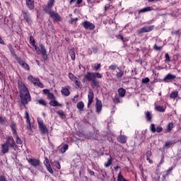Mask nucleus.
<instances>
[{"mask_svg":"<svg viewBox=\"0 0 181 181\" xmlns=\"http://www.w3.org/2000/svg\"><path fill=\"white\" fill-rule=\"evenodd\" d=\"M70 56L72 60H76V54H74V52H71Z\"/></svg>","mask_w":181,"mask_h":181,"instance_id":"603ef678","label":"nucleus"},{"mask_svg":"<svg viewBox=\"0 0 181 181\" xmlns=\"http://www.w3.org/2000/svg\"><path fill=\"white\" fill-rule=\"evenodd\" d=\"M15 140L13 137L8 136L4 144H1V152L3 153H8L9 152V148H15L16 146Z\"/></svg>","mask_w":181,"mask_h":181,"instance_id":"f03ea898","label":"nucleus"},{"mask_svg":"<svg viewBox=\"0 0 181 181\" xmlns=\"http://www.w3.org/2000/svg\"><path fill=\"white\" fill-rule=\"evenodd\" d=\"M146 160H149V158H151V156H152V152L147 151L146 153Z\"/></svg>","mask_w":181,"mask_h":181,"instance_id":"c03bdc74","label":"nucleus"},{"mask_svg":"<svg viewBox=\"0 0 181 181\" xmlns=\"http://www.w3.org/2000/svg\"><path fill=\"white\" fill-rule=\"evenodd\" d=\"M0 43L1 44V45H4V40H2V38L0 37Z\"/></svg>","mask_w":181,"mask_h":181,"instance_id":"680f3d73","label":"nucleus"},{"mask_svg":"<svg viewBox=\"0 0 181 181\" xmlns=\"http://www.w3.org/2000/svg\"><path fill=\"white\" fill-rule=\"evenodd\" d=\"M25 118L26 119L27 122V129L28 131H32V125L30 124V119L29 117V113L25 112Z\"/></svg>","mask_w":181,"mask_h":181,"instance_id":"f8f14e48","label":"nucleus"},{"mask_svg":"<svg viewBox=\"0 0 181 181\" xmlns=\"http://www.w3.org/2000/svg\"><path fill=\"white\" fill-rule=\"evenodd\" d=\"M114 102L116 103H119V98H118V96L115 97Z\"/></svg>","mask_w":181,"mask_h":181,"instance_id":"5fc2aeb1","label":"nucleus"},{"mask_svg":"<svg viewBox=\"0 0 181 181\" xmlns=\"http://www.w3.org/2000/svg\"><path fill=\"white\" fill-rule=\"evenodd\" d=\"M0 122L1 124H4V122H5V118H3L2 117L0 116Z\"/></svg>","mask_w":181,"mask_h":181,"instance_id":"bf43d9fd","label":"nucleus"},{"mask_svg":"<svg viewBox=\"0 0 181 181\" xmlns=\"http://www.w3.org/2000/svg\"><path fill=\"white\" fill-rule=\"evenodd\" d=\"M115 169L116 170H118V169H119V166H118V165L115 166Z\"/></svg>","mask_w":181,"mask_h":181,"instance_id":"69168bd1","label":"nucleus"},{"mask_svg":"<svg viewBox=\"0 0 181 181\" xmlns=\"http://www.w3.org/2000/svg\"><path fill=\"white\" fill-rule=\"evenodd\" d=\"M49 105L52 107H62L63 105L62 103H59L57 101L52 100L49 102Z\"/></svg>","mask_w":181,"mask_h":181,"instance_id":"4be33fe9","label":"nucleus"},{"mask_svg":"<svg viewBox=\"0 0 181 181\" xmlns=\"http://www.w3.org/2000/svg\"><path fill=\"white\" fill-rule=\"evenodd\" d=\"M100 67H101V64H94L93 66V69H94V70L95 71H98V69H100Z\"/></svg>","mask_w":181,"mask_h":181,"instance_id":"a19ab883","label":"nucleus"},{"mask_svg":"<svg viewBox=\"0 0 181 181\" xmlns=\"http://www.w3.org/2000/svg\"><path fill=\"white\" fill-rule=\"evenodd\" d=\"M91 86L93 88H98V87H100V82L97 80L96 78L91 81Z\"/></svg>","mask_w":181,"mask_h":181,"instance_id":"aec40b11","label":"nucleus"},{"mask_svg":"<svg viewBox=\"0 0 181 181\" xmlns=\"http://www.w3.org/2000/svg\"><path fill=\"white\" fill-rule=\"evenodd\" d=\"M163 130V129L162 128V127L158 126L156 129V132H162Z\"/></svg>","mask_w":181,"mask_h":181,"instance_id":"de8ad7c7","label":"nucleus"},{"mask_svg":"<svg viewBox=\"0 0 181 181\" xmlns=\"http://www.w3.org/2000/svg\"><path fill=\"white\" fill-rule=\"evenodd\" d=\"M146 119L148 122H152V113H151V112H146Z\"/></svg>","mask_w":181,"mask_h":181,"instance_id":"393cba45","label":"nucleus"},{"mask_svg":"<svg viewBox=\"0 0 181 181\" xmlns=\"http://www.w3.org/2000/svg\"><path fill=\"white\" fill-rule=\"evenodd\" d=\"M27 160L28 162V163H30V165H31V166H39V165L40 164V161L37 159H35V158H27Z\"/></svg>","mask_w":181,"mask_h":181,"instance_id":"1a4fd4ad","label":"nucleus"},{"mask_svg":"<svg viewBox=\"0 0 181 181\" xmlns=\"http://www.w3.org/2000/svg\"><path fill=\"white\" fill-rule=\"evenodd\" d=\"M83 2V0H77L76 4H81Z\"/></svg>","mask_w":181,"mask_h":181,"instance_id":"0e129e2a","label":"nucleus"},{"mask_svg":"<svg viewBox=\"0 0 181 181\" xmlns=\"http://www.w3.org/2000/svg\"><path fill=\"white\" fill-rule=\"evenodd\" d=\"M88 107H90V105L93 104V100L94 99V92H93L91 89H90L88 91Z\"/></svg>","mask_w":181,"mask_h":181,"instance_id":"9b49d317","label":"nucleus"},{"mask_svg":"<svg viewBox=\"0 0 181 181\" xmlns=\"http://www.w3.org/2000/svg\"><path fill=\"white\" fill-rule=\"evenodd\" d=\"M47 98L49 100H54V95L52 93H49L47 94Z\"/></svg>","mask_w":181,"mask_h":181,"instance_id":"a18cd8bd","label":"nucleus"},{"mask_svg":"<svg viewBox=\"0 0 181 181\" xmlns=\"http://www.w3.org/2000/svg\"><path fill=\"white\" fill-rule=\"evenodd\" d=\"M26 5L28 6L29 9H34L35 4L33 0H26Z\"/></svg>","mask_w":181,"mask_h":181,"instance_id":"6ab92c4d","label":"nucleus"},{"mask_svg":"<svg viewBox=\"0 0 181 181\" xmlns=\"http://www.w3.org/2000/svg\"><path fill=\"white\" fill-rule=\"evenodd\" d=\"M62 93L64 95H66V96L70 95V90L67 88H63L62 90Z\"/></svg>","mask_w":181,"mask_h":181,"instance_id":"cd10ccee","label":"nucleus"},{"mask_svg":"<svg viewBox=\"0 0 181 181\" xmlns=\"http://www.w3.org/2000/svg\"><path fill=\"white\" fill-rule=\"evenodd\" d=\"M23 18L24 21H26L28 23H30V16H29V13L26 11H23V14L21 15V18Z\"/></svg>","mask_w":181,"mask_h":181,"instance_id":"2eb2a0df","label":"nucleus"},{"mask_svg":"<svg viewBox=\"0 0 181 181\" xmlns=\"http://www.w3.org/2000/svg\"><path fill=\"white\" fill-rule=\"evenodd\" d=\"M74 83L76 86V87H78V88H81V87H83V84H81V82L78 81V78H76Z\"/></svg>","mask_w":181,"mask_h":181,"instance_id":"7c9ffc66","label":"nucleus"},{"mask_svg":"<svg viewBox=\"0 0 181 181\" xmlns=\"http://www.w3.org/2000/svg\"><path fill=\"white\" fill-rule=\"evenodd\" d=\"M33 46L35 49V52H36L37 54H42V56H45V54H46V49H45V46L41 45L40 46V48L37 47L36 46V45H33Z\"/></svg>","mask_w":181,"mask_h":181,"instance_id":"423d86ee","label":"nucleus"},{"mask_svg":"<svg viewBox=\"0 0 181 181\" xmlns=\"http://www.w3.org/2000/svg\"><path fill=\"white\" fill-rule=\"evenodd\" d=\"M159 2L160 0H148V2H153V1Z\"/></svg>","mask_w":181,"mask_h":181,"instance_id":"e2e57ef3","label":"nucleus"},{"mask_svg":"<svg viewBox=\"0 0 181 181\" xmlns=\"http://www.w3.org/2000/svg\"><path fill=\"white\" fill-rule=\"evenodd\" d=\"M76 107L78 108V110L79 111H83V108H84V103H83L82 101L78 102L76 104Z\"/></svg>","mask_w":181,"mask_h":181,"instance_id":"5701e85b","label":"nucleus"},{"mask_svg":"<svg viewBox=\"0 0 181 181\" xmlns=\"http://www.w3.org/2000/svg\"><path fill=\"white\" fill-rule=\"evenodd\" d=\"M125 93H127V90H125V89L121 88L118 90V93H119V97H124L125 95Z\"/></svg>","mask_w":181,"mask_h":181,"instance_id":"bb28decb","label":"nucleus"},{"mask_svg":"<svg viewBox=\"0 0 181 181\" xmlns=\"http://www.w3.org/2000/svg\"><path fill=\"white\" fill-rule=\"evenodd\" d=\"M69 78L70 80H71L73 82H74L76 81V78H78L77 77H76V76H74V74L69 73Z\"/></svg>","mask_w":181,"mask_h":181,"instance_id":"e433bc0d","label":"nucleus"},{"mask_svg":"<svg viewBox=\"0 0 181 181\" xmlns=\"http://www.w3.org/2000/svg\"><path fill=\"white\" fill-rule=\"evenodd\" d=\"M82 25L85 29H88L89 30H91L95 28V25L94 24L90 23V21H84L82 23Z\"/></svg>","mask_w":181,"mask_h":181,"instance_id":"6e6552de","label":"nucleus"},{"mask_svg":"<svg viewBox=\"0 0 181 181\" xmlns=\"http://www.w3.org/2000/svg\"><path fill=\"white\" fill-rule=\"evenodd\" d=\"M117 139L121 144L127 143V137L125 136L121 135L117 138Z\"/></svg>","mask_w":181,"mask_h":181,"instance_id":"b1692460","label":"nucleus"},{"mask_svg":"<svg viewBox=\"0 0 181 181\" xmlns=\"http://www.w3.org/2000/svg\"><path fill=\"white\" fill-rule=\"evenodd\" d=\"M30 43L32 44L33 46H35V40H34L33 37H30Z\"/></svg>","mask_w":181,"mask_h":181,"instance_id":"3c124183","label":"nucleus"},{"mask_svg":"<svg viewBox=\"0 0 181 181\" xmlns=\"http://www.w3.org/2000/svg\"><path fill=\"white\" fill-rule=\"evenodd\" d=\"M117 74H116V78L117 80H121L122 78V76H124V71L121 70L119 68H117Z\"/></svg>","mask_w":181,"mask_h":181,"instance_id":"f3484780","label":"nucleus"},{"mask_svg":"<svg viewBox=\"0 0 181 181\" xmlns=\"http://www.w3.org/2000/svg\"><path fill=\"white\" fill-rule=\"evenodd\" d=\"M173 129V123L170 122L168 124L166 132H170Z\"/></svg>","mask_w":181,"mask_h":181,"instance_id":"72a5a7b5","label":"nucleus"},{"mask_svg":"<svg viewBox=\"0 0 181 181\" xmlns=\"http://www.w3.org/2000/svg\"><path fill=\"white\" fill-rule=\"evenodd\" d=\"M175 143L173 141H166L164 144L165 148H170Z\"/></svg>","mask_w":181,"mask_h":181,"instance_id":"f704fd0d","label":"nucleus"},{"mask_svg":"<svg viewBox=\"0 0 181 181\" xmlns=\"http://www.w3.org/2000/svg\"><path fill=\"white\" fill-rule=\"evenodd\" d=\"M54 1L55 0H49V1H48L47 6L45 8L46 12H50V10L52 9V8H53V6L54 5Z\"/></svg>","mask_w":181,"mask_h":181,"instance_id":"ddd939ff","label":"nucleus"},{"mask_svg":"<svg viewBox=\"0 0 181 181\" xmlns=\"http://www.w3.org/2000/svg\"><path fill=\"white\" fill-rule=\"evenodd\" d=\"M142 83L146 84V83H149V78H144L142 79Z\"/></svg>","mask_w":181,"mask_h":181,"instance_id":"8fccbe9b","label":"nucleus"},{"mask_svg":"<svg viewBox=\"0 0 181 181\" xmlns=\"http://www.w3.org/2000/svg\"><path fill=\"white\" fill-rule=\"evenodd\" d=\"M37 122H38L39 127L44 125L43 124V119H42V118H40V117L37 118Z\"/></svg>","mask_w":181,"mask_h":181,"instance_id":"79ce46f5","label":"nucleus"},{"mask_svg":"<svg viewBox=\"0 0 181 181\" xmlns=\"http://www.w3.org/2000/svg\"><path fill=\"white\" fill-rule=\"evenodd\" d=\"M148 162H149V163H153V162H152V160H151V158H149V160H147Z\"/></svg>","mask_w":181,"mask_h":181,"instance_id":"774afa93","label":"nucleus"},{"mask_svg":"<svg viewBox=\"0 0 181 181\" xmlns=\"http://www.w3.org/2000/svg\"><path fill=\"white\" fill-rule=\"evenodd\" d=\"M18 88L20 90L21 103L25 105V104H28L30 101V94H29V90H28L25 83L21 81H18Z\"/></svg>","mask_w":181,"mask_h":181,"instance_id":"f257e3e1","label":"nucleus"},{"mask_svg":"<svg viewBox=\"0 0 181 181\" xmlns=\"http://www.w3.org/2000/svg\"><path fill=\"white\" fill-rule=\"evenodd\" d=\"M103 108V103L100 100L96 101V112H100Z\"/></svg>","mask_w":181,"mask_h":181,"instance_id":"412c9836","label":"nucleus"},{"mask_svg":"<svg viewBox=\"0 0 181 181\" xmlns=\"http://www.w3.org/2000/svg\"><path fill=\"white\" fill-rule=\"evenodd\" d=\"M15 59H16L18 63L20 64L23 67V69H25V70H29V65L23 62L22 59L18 57V56L16 55H15Z\"/></svg>","mask_w":181,"mask_h":181,"instance_id":"0eeeda50","label":"nucleus"},{"mask_svg":"<svg viewBox=\"0 0 181 181\" xmlns=\"http://www.w3.org/2000/svg\"><path fill=\"white\" fill-rule=\"evenodd\" d=\"M14 135V138H16V144H18V145H22V139H21V138H19V136H18V133H16Z\"/></svg>","mask_w":181,"mask_h":181,"instance_id":"c756f323","label":"nucleus"},{"mask_svg":"<svg viewBox=\"0 0 181 181\" xmlns=\"http://www.w3.org/2000/svg\"><path fill=\"white\" fill-rule=\"evenodd\" d=\"M112 163V158L110 157L107 159V161L105 163V168H108Z\"/></svg>","mask_w":181,"mask_h":181,"instance_id":"c9c22d12","label":"nucleus"},{"mask_svg":"<svg viewBox=\"0 0 181 181\" xmlns=\"http://www.w3.org/2000/svg\"><path fill=\"white\" fill-rule=\"evenodd\" d=\"M165 62H170V58L169 57V54H168V53L165 54Z\"/></svg>","mask_w":181,"mask_h":181,"instance_id":"09e8293b","label":"nucleus"},{"mask_svg":"<svg viewBox=\"0 0 181 181\" xmlns=\"http://www.w3.org/2000/svg\"><path fill=\"white\" fill-rule=\"evenodd\" d=\"M73 2H76V0H71L70 4H73Z\"/></svg>","mask_w":181,"mask_h":181,"instance_id":"338daca9","label":"nucleus"},{"mask_svg":"<svg viewBox=\"0 0 181 181\" xmlns=\"http://www.w3.org/2000/svg\"><path fill=\"white\" fill-rule=\"evenodd\" d=\"M155 110H156V111H159L160 112H165V107L163 106L156 105L155 107Z\"/></svg>","mask_w":181,"mask_h":181,"instance_id":"2f4dec72","label":"nucleus"},{"mask_svg":"<svg viewBox=\"0 0 181 181\" xmlns=\"http://www.w3.org/2000/svg\"><path fill=\"white\" fill-rule=\"evenodd\" d=\"M43 93H44V94H47V95H48V94L50 93L49 90L47 89H44Z\"/></svg>","mask_w":181,"mask_h":181,"instance_id":"4d7b16f0","label":"nucleus"},{"mask_svg":"<svg viewBox=\"0 0 181 181\" xmlns=\"http://www.w3.org/2000/svg\"><path fill=\"white\" fill-rule=\"evenodd\" d=\"M176 78V76L173 75L171 74H168L164 78L163 81H166V83H169V81H172V80H175Z\"/></svg>","mask_w":181,"mask_h":181,"instance_id":"4468645a","label":"nucleus"},{"mask_svg":"<svg viewBox=\"0 0 181 181\" xmlns=\"http://www.w3.org/2000/svg\"><path fill=\"white\" fill-rule=\"evenodd\" d=\"M11 129H12L13 135H16V134H18L16 132V125L13 123L11 124Z\"/></svg>","mask_w":181,"mask_h":181,"instance_id":"4c0bfd02","label":"nucleus"},{"mask_svg":"<svg viewBox=\"0 0 181 181\" xmlns=\"http://www.w3.org/2000/svg\"><path fill=\"white\" fill-rule=\"evenodd\" d=\"M28 79L30 83L34 84V86H37V87H40V88H44L45 85L40 82L39 78L33 77L32 75L28 76Z\"/></svg>","mask_w":181,"mask_h":181,"instance_id":"20e7f679","label":"nucleus"},{"mask_svg":"<svg viewBox=\"0 0 181 181\" xmlns=\"http://www.w3.org/2000/svg\"><path fill=\"white\" fill-rule=\"evenodd\" d=\"M39 128L40 131H41L42 134H47V132H49V130H47V127H46L45 124L42 126H40Z\"/></svg>","mask_w":181,"mask_h":181,"instance_id":"a878e982","label":"nucleus"},{"mask_svg":"<svg viewBox=\"0 0 181 181\" xmlns=\"http://www.w3.org/2000/svg\"><path fill=\"white\" fill-rule=\"evenodd\" d=\"M109 70H110L111 71H115V70H117V66L116 65H110L109 66Z\"/></svg>","mask_w":181,"mask_h":181,"instance_id":"37998d69","label":"nucleus"},{"mask_svg":"<svg viewBox=\"0 0 181 181\" xmlns=\"http://www.w3.org/2000/svg\"><path fill=\"white\" fill-rule=\"evenodd\" d=\"M155 50H160L162 49V47H158V45H154Z\"/></svg>","mask_w":181,"mask_h":181,"instance_id":"6e6d98bb","label":"nucleus"},{"mask_svg":"<svg viewBox=\"0 0 181 181\" xmlns=\"http://www.w3.org/2000/svg\"><path fill=\"white\" fill-rule=\"evenodd\" d=\"M57 114H58V115H59V117H61V118H62L63 119L66 118V115H64V112H63V110L57 111Z\"/></svg>","mask_w":181,"mask_h":181,"instance_id":"473e14b6","label":"nucleus"},{"mask_svg":"<svg viewBox=\"0 0 181 181\" xmlns=\"http://www.w3.org/2000/svg\"><path fill=\"white\" fill-rule=\"evenodd\" d=\"M0 181H6V178H5L4 176L1 175L0 176Z\"/></svg>","mask_w":181,"mask_h":181,"instance_id":"13d9d810","label":"nucleus"},{"mask_svg":"<svg viewBox=\"0 0 181 181\" xmlns=\"http://www.w3.org/2000/svg\"><path fill=\"white\" fill-rule=\"evenodd\" d=\"M37 103H38V104H40V105L46 106V100H45L43 99L38 100Z\"/></svg>","mask_w":181,"mask_h":181,"instance_id":"ea45409f","label":"nucleus"},{"mask_svg":"<svg viewBox=\"0 0 181 181\" xmlns=\"http://www.w3.org/2000/svg\"><path fill=\"white\" fill-rule=\"evenodd\" d=\"M117 39H119L120 40H124V37H122V35H119L117 37Z\"/></svg>","mask_w":181,"mask_h":181,"instance_id":"052dcab7","label":"nucleus"},{"mask_svg":"<svg viewBox=\"0 0 181 181\" xmlns=\"http://www.w3.org/2000/svg\"><path fill=\"white\" fill-rule=\"evenodd\" d=\"M44 164L45 165L48 172L49 173H53V170L52 169V167L50 166V164L49 163V159L46 158L45 160L44 161Z\"/></svg>","mask_w":181,"mask_h":181,"instance_id":"dca6fc26","label":"nucleus"},{"mask_svg":"<svg viewBox=\"0 0 181 181\" xmlns=\"http://www.w3.org/2000/svg\"><path fill=\"white\" fill-rule=\"evenodd\" d=\"M150 129L153 134L154 132H156V128H155V125L153 124H151Z\"/></svg>","mask_w":181,"mask_h":181,"instance_id":"49530a36","label":"nucleus"},{"mask_svg":"<svg viewBox=\"0 0 181 181\" xmlns=\"http://www.w3.org/2000/svg\"><path fill=\"white\" fill-rule=\"evenodd\" d=\"M54 166H56L57 169H61L60 163H59V162H55Z\"/></svg>","mask_w":181,"mask_h":181,"instance_id":"864d4df0","label":"nucleus"},{"mask_svg":"<svg viewBox=\"0 0 181 181\" xmlns=\"http://www.w3.org/2000/svg\"><path fill=\"white\" fill-rule=\"evenodd\" d=\"M47 13H49V16L52 18L54 22H59V21H60V16L57 14V13L49 11L47 12Z\"/></svg>","mask_w":181,"mask_h":181,"instance_id":"9d476101","label":"nucleus"},{"mask_svg":"<svg viewBox=\"0 0 181 181\" xmlns=\"http://www.w3.org/2000/svg\"><path fill=\"white\" fill-rule=\"evenodd\" d=\"M151 11H153V8L152 6H148L146 8H144L139 11V13H144L145 12H151Z\"/></svg>","mask_w":181,"mask_h":181,"instance_id":"a211bd4d","label":"nucleus"},{"mask_svg":"<svg viewBox=\"0 0 181 181\" xmlns=\"http://www.w3.org/2000/svg\"><path fill=\"white\" fill-rule=\"evenodd\" d=\"M67 149H69V145L67 144H64L61 148H60V153H64V152H66V151H67Z\"/></svg>","mask_w":181,"mask_h":181,"instance_id":"c85d7f7f","label":"nucleus"},{"mask_svg":"<svg viewBox=\"0 0 181 181\" xmlns=\"http://www.w3.org/2000/svg\"><path fill=\"white\" fill-rule=\"evenodd\" d=\"M154 26L150 25V26H145L141 28L137 31V33L139 35H141V33H146V32H152L153 30Z\"/></svg>","mask_w":181,"mask_h":181,"instance_id":"39448f33","label":"nucleus"},{"mask_svg":"<svg viewBox=\"0 0 181 181\" xmlns=\"http://www.w3.org/2000/svg\"><path fill=\"white\" fill-rule=\"evenodd\" d=\"M178 92L177 91H173L170 93V98H176L177 97Z\"/></svg>","mask_w":181,"mask_h":181,"instance_id":"58836bf2","label":"nucleus"},{"mask_svg":"<svg viewBox=\"0 0 181 181\" xmlns=\"http://www.w3.org/2000/svg\"><path fill=\"white\" fill-rule=\"evenodd\" d=\"M96 78H103V75L98 72H87L85 75V79H83V82L87 80L88 81H93Z\"/></svg>","mask_w":181,"mask_h":181,"instance_id":"7ed1b4c3","label":"nucleus"}]
</instances>
